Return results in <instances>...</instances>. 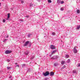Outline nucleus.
<instances>
[{
  "mask_svg": "<svg viewBox=\"0 0 80 80\" xmlns=\"http://www.w3.org/2000/svg\"><path fill=\"white\" fill-rule=\"evenodd\" d=\"M31 45L32 44L30 42V41H28L26 42L23 44L24 47H28V46L29 47H30Z\"/></svg>",
  "mask_w": 80,
  "mask_h": 80,
  "instance_id": "obj_1",
  "label": "nucleus"
},
{
  "mask_svg": "<svg viewBox=\"0 0 80 80\" xmlns=\"http://www.w3.org/2000/svg\"><path fill=\"white\" fill-rule=\"evenodd\" d=\"M43 75L44 76L46 77V76H48L50 75V72H49V71H47L45 73H43Z\"/></svg>",
  "mask_w": 80,
  "mask_h": 80,
  "instance_id": "obj_2",
  "label": "nucleus"
},
{
  "mask_svg": "<svg viewBox=\"0 0 80 80\" xmlns=\"http://www.w3.org/2000/svg\"><path fill=\"white\" fill-rule=\"evenodd\" d=\"M12 52V51H9L8 50H6L5 52V54H10Z\"/></svg>",
  "mask_w": 80,
  "mask_h": 80,
  "instance_id": "obj_3",
  "label": "nucleus"
},
{
  "mask_svg": "<svg viewBox=\"0 0 80 80\" xmlns=\"http://www.w3.org/2000/svg\"><path fill=\"white\" fill-rule=\"evenodd\" d=\"M58 58V56H55L52 57L51 58V59H53V60H55V59H57Z\"/></svg>",
  "mask_w": 80,
  "mask_h": 80,
  "instance_id": "obj_4",
  "label": "nucleus"
},
{
  "mask_svg": "<svg viewBox=\"0 0 80 80\" xmlns=\"http://www.w3.org/2000/svg\"><path fill=\"white\" fill-rule=\"evenodd\" d=\"M50 48L51 49H52V50H53L54 49H55V46H54L53 45H51L50 46Z\"/></svg>",
  "mask_w": 80,
  "mask_h": 80,
  "instance_id": "obj_5",
  "label": "nucleus"
},
{
  "mask_svg": "<svg viewBox=\"0 0 80 80\" xmlns=\"http://www.w3.org/2000/svg\"><path fill=\"white\" fill-rule=\"evenodd\" d=\"M73 52L75 53H77V50L76 49V47H74L73 48Z\"/></svg>",
  "mask_w": 80,
  "mask_h": 80,
  "instance_id": "obj_6",
  "label": "nucleus"
},
{
  "mask_svg": "<svg viewBox=\"0 0 80 80\" xmlns=\"http://www.w3.org/2000/svg\"><path fill=\"white\" fill-rule=\"evenodd\" d=\"M49 75L51 76H53L54 75V72L53 71H51L49 73Z\"/></svg>",
  "mask_w": 80,
  "mask_h": 80,
  "instance_id": "obj_7",
  "label": "nucleus"
},
{
  "mask_svg": "<svg viewBox=\"0 0 80 80\" xmlns=\"http://www.w3.org/2000/svg\"><path fill=\"white\" fill-rule=\"evenodd\" d=\"M29 53H30V51L28 50L26 52H24L25 55H28Z\"/></svg>",
  "mask_w": 80,
  "mask_h": 80,
  "instance_id": "obj_8",
  "label": "nucleus"
},
{
  "mask_svg": "<svg viewBox=\"0 0 80 80\" xmlns=\"http://www.w3.org/2000/svg\"><path fill=\"white\" fill-rule=\"evenodd\" d=\"M57 50H55L54 51H53L52 52L51 54L53 55V54H55V53H56V52H57Z\"/></svg>",
  "mask_w": 80,
  "mask_h": 80,
  "instance_id": "obj_9",
  "label": "nucleus"
},
{
  "mask_svg": "<svg viewBox=\"0 0 80 80\" xmlns=\"http://www.w3.org/2000/svg\"><path fill=\"white\" fill-rule=\"evenodd\" d=\"M65 57L66 58H69V55H66L65 56Z\"/></svg>",
  "mask_w": 80,
  "mask_h": 80,
  "instance_id": "obj_10",
  "label": "nucleus"
},
{
  "mask_svg": "<svg viewBox=\"0 0 80 80\" xmlns=\"http://www.w3.org/2000/svg\"><path fill=\"white\" fill-rule=\"evenodd\" d=\"M76 12L77 13H78V14L80 13V10H79V9L77 10Z\"/></svg>",
  "mask_w": 80,
  "mask_h": 80,
  "instance_id": "obj_11",
  "label": "nucleus"
},
{
  "mask_svg": "<svg viewBox=\"0 0 80 80\" xmlns=\"http://www.w3.org/2000/svg\"><path fill=\"white\" fill-rule=\"evenodd\" d=\"M57 3H58V4H60V0H57Z\"/></svg>",
  "mask_w": 80,
  "mask_h": 80,
  "instance_id": "obj_12",
  "label": "nucleus"
},
{
  "mask_svg": "<svg viewBox=\"0 0 80 80\" xmlns=\"http://www.w3.org/2000/svg\"><path fill=\"white\" fill-rule=\"evenodd\" d=\"M65 61H62L61 62V64L62 65H64V64L65 63Z\"/></svg>",
  "mask_w": 80,
  "mask_h": 80,
  "instance_id": "obj_13",
  "label": "nucleus"
},
{
  "mask_svg": "<svg viewBox=\"0 0 80 80\" xmlns=\"http://www.w3.org/2000/svg\"><path fill=\"white\" fill-rule=\"evenodd\" d=\"M80 25L77 26V28H76V30H79V29H80Z\"/></svg>",
  "mask_w": 80,
  "mask_h": 80,
  "instance_id": "obj_14",
  "label": "nucleus"
},
{
  "mask_svg": "<svg viewBox=\"0 0 80 80\" xmlns=\"http://www.w3.org/2000/svg\"><path fill=\"white\" fill-rule=\"evenodd\" d=\"M8 18L6 19V20H8L9 18H10V14H8Z\"/></svg>",
  "mask_w": 80,
  "mask_h": 80,
  "instance_id": "obj_15",
  "label": "nucleus"
},
{
  "mask_svg": "<svg viewBox=\"0 0 80 80\" xmlns=\"http://www.w3.org/2000/svg\"><path fill=\"white\" fill-rule=\"evenodd\" d=\"M32 35V34H29L28 35V38H30V36H31V35Z\"/></svg>",
  "mask_w": 80,
  "mask_h": 80,
  "instance_id": "obj_16",
  "label": "nucleus"
},
{
  "mask_svg": "<svg viewBox=\"0 0 80 80\" xmlns=\"http://www.w3.org/2000/svg\"><path fill=\"white\" fill-rule=\"evenodd\" d=\"M11 68V67H10L9 66H8L7 67V69L8 70H9V69H10Z\"/></svg>",
  "mask_w": 80,
  "mask_h": 80,
  "instance_id": "obj_17",
  "label": "nucleus"
},
{
  "mask_svg": "<svg viewBox=\"0 0 80 80\" xmlns=\"http://www.w3.org/2000/svg\"><path fill=\"white\" fill-rule=\"evenodd\" d=\"M77 66L78 67H80V63L78 64Z\"/></svg>",
  "mask_w": 80,
  "mask_h": 80,
  "instance_id": "obj_18",
  "label": "nucleus"
},
{
  "mask_svg": "<svg viewBox=\"0 0 80 80\" xmlns=\"http://www.w3.org/2000/svg\"><path fill=\"white\" fill-rule=\"evenodd\" d=\"M66 66H65V65H64L62 68L61 69H64V68H66Z\"/></svg>",
  "mask_w": 80,
  "mask_h": 80,
  "instance_id": "obj_19",
  "label": "nucleus"
},
{
  "mask_svg": "<svg viewBox=\"0 0 80 80\" xmlns=\"http://www.w3.org/2000/svg\"><path fill=\"white\" fill-rule=\"evenodd\" d=\"M60 3H61V4H63V3H64V1H62L60 2Z\"/></svg>",
  "mask_w": 80,
  "mask_h": 80,
  "instance_id": "obj_20",
  "label": "nucleus"
},
{
  "mask_svg": "<svg viewBox=\"0 0 80 80\" xmlns=\"http://www.w3.org/2000/svg\"><path fill=\"white\" fill-rule=\"evenodd\" d=\"M48 3H52V1L51 0H48Z\"/></svg>",
  "mask_w": 80,
  "mask_h": 80,
  "instance_id": "obj_21",
  "label": "nucleus"
},
{
  "mask_svg": "<svg viewBox=\"0 0 80 80\" xmlns=\"http://www.w3.org/2000/svg\"><path fill=\"white\" fill-rule=\"evenodd\" d=\"M52 35H55V32H52Z\"/></svg>",
  "mask_w": 80,
  "mask_h": 80,
  "instance_id": "obj_22",
  "label": "nucleus"
},
{
  "mask_svg": "<svg viewBox=\"0 0 80 80\" xmlns=\"http://www.w3.org/2000/svg\"><path fill=\"white\" fill-rule=\"evenodd\" d=\"M19 21L20 22H23V20L22 19H19Z\"/></svg>",
  "mask_w": 80,
  "mask_h": 80,
  "instance_id": "obj_23",
  "label": "nucleus"
},
{
  "mask_svg": "<svg viewBox=\"0 0 80 80\" xmlns=\"http://www.w3.org/2000/svg\"><path fill=\"white\" fill-rule=\"evenodd\" d=\"M70 59H68L67 61V63H69V62H70Z\"/></svg>",
  "mask_w": 80,
  "mask_h": 80,
  "instance_id": "obj_24",
  "label": "nucleus"
},
{
  "mask_svg": "<svg viewBox=\"0 0 80 80\" xmlns=\"http://www.w3.org/2000/svg\"><path fill=\"white\" fill-rule=\"evenodd\" d=\"M57 65H58V64L57 63H55L54 64V65L55 67H56V66H57Z\"/></svg>",
  "mask_w": 80,
  "mask_h": 80,
  "instance_id": "obj_25",
  "label": "nucleus"
},
{
  "mask_svg": "<svg viewBox=\"0 0 80 80\" xmlns=\"http://www.w3.org/2000/svg\"><path fill=\"white\" fill-rule=\"evenodd\" d=\"M60 10L61 11H63V10H64V9L63 8H61Z\"/></svg>",
  "mask_w": 80,
  "mask_h": 80,
  "instance_id": "obj_26",
  "label": "nucleus"
},
{
  "mask_svg": "<svg viewBox=\"0 0 80 80\" xmlns=\"http://www.w3.org/2000/svg\"><path fill=\"white\" fill-rule=\"evenodd\" d=\"M33 4L32 3H31L30 4V7H32V6H33Z\"/></svg>",
  "mask_w": 80,
  "mask_h": 80,
  "instance_id": "obj_27",
  "label": "nucleus"
},
{
  "mask_svg": "<svg viewBox=\"0 0 80 80\" xmlns=\"http://www.w3.org/2000/svg\"><path fill=\"white\" fill-rule=\"evenodd\" d=\"M5 22H6V21L5 20V19H3L2 20V22H3V23H5Z\"/></svg>",
  "mask_w": 80,
  "mask_h": 80,
  "instance_id": "obj_28",
  "label": "nucleus"
},
{
  "mask_svg": "<svg viewBox=\"0 0 80 80\" xmlns=\"http://www.w3.org/2000/svg\"><path fill=\"white\" fill-rule=\"evenodd\" d=\"M7 39H4L3 41V42H6V41H7Z\"/></svg>",
  "mask_w": 80,
  "mask_h": 80,
  "instance_id": "obj_29",
  "label": "nucleus"
},
{
  "mask_svg": "<svg viewBox=\"0 0 80 80\" xmlns=\"http://www.w3.org/2000/svg\"><path fill=\"white\" fill-rule=\"evenodd\" d=\"M34 58V57L32 56L31 57V60H32V59H33V58Z\"/></svg>",
  "mask_w": 80,
  "mask_h": 80,
  "instance_id": "obj_30",
  "label": "nucleus"
},
{
  "mask_svg": "<svg viewBox=\"0 0 80 80\" xmlns=\"http://www.w3.org/2000/svg\"><path fill=\"white\" fill-rule=\"evenodd\" d=\"M73 73H76V71H73Z\"/></svg>",
  "mask_w": 80,
  "mask_h": 80,
  "instance_id": "obj_31",
  "label": "nucleus"
},
{
  "mask_svg": "<svg viewBox=\"0 0 80 80\" xmlns=\"http://www.w3.org/2000/svg\"><path fill=\"white\" fill-rule=\"evenodd\" d=\"M25 66V64H23L22 65V67H24Z\"/></svg>",
  "mask_w": 80,
  "mask_h": 80,
  "instance_id": "obj_32",
  "label": "nucleus"
},
{
  "mask_svg": "<svg viewBox=\"0 0 80 80\" xmlns=\"http://www.w3.org/2000/svg\"><path fill=\"white\" fill-rule=\"evenodd\" d=\"M25 17H26L27 18H29V17H30V16H25Z\"/></svg>",
  "mask_w": 80,
  "mask_h": 80,
  "instance_id": "obj_33",
  "label": "nucleus"
},
{
  "mask_svg": "<svg viewBox=\"0 0 80 80\" xmlns=\"http://www.w3.org/2000/svg\"><path fill=\"white\" fill-rule=\"evenodd\" d=\"M7 62H10V60L9 59H8L7 60Z\"/></svg>",
  "mask_w": 80,
  "mask_h": 80,
  "instance_id": "obj_34",
  "label": "nucleus"
},
{
  "mask_svg": "<svg viewBox=\"0 0 80 80\" xmlns=\"http://www.w3.org/2000/svg\"><path fill=\"white\" fill-rule=\"evenodd\" d=\"M24 2L23 0H21V3H23Z\"/></svg>",
  "mask_w": 80,
  "mask_h": 80,
  "instance_id": "obj_35",
  "label": "nucleus"
},
{
  "mask_svg": "<svg viewBox=\"0 0 80 80\" xmlns=\"http://www.w3.org/2000/svg\"><path fill=\"white\" fill-rule=\"evenodd\" d=\"M16 67H19V65L18 64L16 65Z\"/></svg>",
  "mask_w": 80,
  "mask_h": 80,
  "instance_id": "obj_36",
  "label": "nucleus"
},
{
  "mask_svg": "<svg viewBox=\"0 0 80 80\" xmlns=\"http://www.w3.org/2000/svg\"><path fill=\"white\" fill-rule=\"evenodd\" d=\"M44 80H48V78H44Z\"/></svg>",
  "mask_w": 80,
  "mask_h": 80,
  "instance_id": "obj_37",
  "label": "nucleus"
},
{
  "mask_svg": "<svg viewBox=\"0 0 80 80\" xmlns=\"http://www.w3.org/2000/svg\"><path fill=\"white\" fill-rule=\"evenodd\" d=\"M12 78V76H10L9 77V78Z\"/></svg>",
  "mask_w": 80,
  "mask_h": 80,
  "instance_id": "obj_38",
  "label": "nucleus"
},
{
  "mask_svg": "<svg viewBox=\"0 0 80 80\" xmlns=\"http://www.w3.org/2000/svg\"><path fill=\"white\" fill-rule=\"evenodd\" d=\"M6 37L7 38H8V35Z\"/></svg>",
  "mask_w": 80,
  "mask_h": 80,
  "instance_id": "obj_39",
  "label": "nucleus"
},
{
  "mask_svg": "<svg viewBox=\"0 0 80 80\" xmlns=\"http://www.w3.org/2000/svg\"><path fill=\"white\" fill-rule=\"evenodd\" d=\"M15 64L16 65H17V64H18V63H15Z\"/></svg>",
  "mask_w": 80,
  "mask_h": 80,
  "instance_id": "obj_40",
  "label": "nucleus"
},
{
  "mask_svg": "<svg viewBox=\"0 0 80 80\" xmlns=\"http://www.w3.org/2000/svg\"><path fill=\"white\" fill-rule=\"evenodd\" d=\"M1 5V3H0V6Z\"/></svg>",
  "mask_w": 80,
  "mask_h": 80,
  "instance_id": "obj_41",
  "label": "nucleus"
},
{
  "mask_svg": "<svg viewBox=\"0 0 80 80\" xmlns=\"http://www.w3.org/2000/svg\"><path fill=\"white\" fill-rule=\"evenodd\" d=\"M39 39H38V40Z\"/></svg>",
  "mask_w": 80,
  "mask_h": 80,
  "instance_id": "obj_42",
  "label": "nucleus"
},
{
  "mask_svg": "<svg viewBox=\"0 0 80 80\" xmlns=\"http://www.w3.org/2000/svg\"><path fill=\"white\" fill-rule=\"evenodd\" d=\"M2 0V1H3V0Z\"/></svg>",
  "mask_w": 80,
  "mask_h": 80,
  "instance_id": "obj_43",
  "label": "nucleus"
},
{
  "mask_svg": "<svg viewBox=\"0 0 80 80\" xmlns=\"http://www.w3.org/2000/svg\"><path fill=\"white\" fill-rule=\"evenodd\" d=\"M11 80H12V79H11Z\"/></svg>",
  "mask_w": 80,
  "mask_h": 80,
  "instance_id": "obj_44",
  "label": "nucleus"
},
{
  "mask_svg": "<svg viewBox=\"0 0 80 80\" xmlns=\"http://www.w3.org/2000/svg\"><path fill=\"white\" fill-rule=\"evenodd\" d=\"M40 0V1H41V0Z\"/></svg>",
  "mask_w": 80,
  "mask_h": 80,
  "instance_id": "obj_45",
  "label": "nucleus"
}]
</instances>
